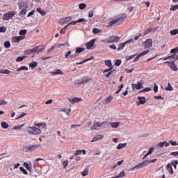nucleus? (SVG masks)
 I'll list each match as a JSON object with an SVG mask.
<instances>
[{"instance_id": "19", "label": "nucleus", "mask_w": 178, "mask_h": 178, "mask_svg": "<svg viewBox=\"0 0 178 178\" xmlns=\"http://www.w3.org/2000/svg\"><path fill=\"white\" fill-rule=\"evenodd\" d=\"M151 47H152V40L151 39H147L145 42V48H151Z\"/></svg>"}, {"instance_id": "12", "label": "nucleus", "mask_w": 178, "mask_h": 178, "mask_svg": "<svg viewBox=\"0 0 178 178\" xmlns=\"http://www.w3.org/2000/svg\"><path fill=\"white\" fill-rule=\"evenodd\" d=\"M138 99L139 102H136L137 106L140 105H144V104L147 102V100L145 99V97H138Z\"/></svg>"}, {"instance_id": "28", "label": "nucleus", "mask_w": 178, "mask_h": 178, "mask_svg": "<svg viewBox=\"0 0 178 178\" xmlns=\"http://www.w3.org/2000/svg\"><path fill=\"white\" fill-rule=\"evenodd\" d=\"M36 10L38 13H40L42 16H45V15H47V12H45L44 10H41V8H38Z\"/></svg>"}, {"instance_id": "26", "label": "nucleus", "mask_w": 178, "mask_h": 178, "mask_svg": "<svg viewBox=\"0 0 178 178\" xmlns=\"http://www.w3.org/2000/svg\"><path fill=\"white\" fill-rule=\"evenodd\" d=\"M102 129H106V127H109L111 126V122H103L102 124Z\"/></svg>"}, {"instance_id": "8", "label": "nucleus", "mask_w": 178, "mask_h": 178, "mask_svg": "<svg viewBox=\"0 0 178 178\" xmlns=\"http://www.w3.org/2000/svg\"><path fill=\"white\" fill-rule=\"evenodd\" d=\"M44 50H45V46L44 45H39L33 47L34 54H41Z\"/></svg>"}, {"instance_id": "17", "label": "nucleus", "mask_w": 178, "mask_h": 178, "mask_svg": "<svg viewBox=\"0 0 178 178\" xmlns=\"http://www.w3.org/2000/svg\"><path fill=\"white\" fill-rule=\"evenodd\" d=\"M68 100L72 104H77V102H81V101H83V99L79 98V97H74V98H72V99H69Z\"/></svg>"}, {"instance_id": "40", "label": "nucleus", "mask_w": 178, "mask_h": 178, "mask_svg": "<svg viewBox=\"0 0 178 178\" xmlns=\"http://www.w3.org/2000/svg\"><path fill=\"white\" fill-rule=\"evenodd\" d=\"M118 22H119V21H118V18L115 19H113L111 22H110L108 23V26H112L116 24V23H118Z\"/></svg>"}, {"instance_id": "10", "label": "nucleus", "mask_w": 178, "mask_h": 178, "mask_svg": "<svg viewBox=\"0 0 178 178\" xmlns=\"http://www.w3.org/2000/svg\"><path fill=\"white\" fill-rule=\"evenodd\" d=\"M18 6L20 9L27 10V8H29V3L27 1H19L18 3Z\"/></svg>"}, {"instance_id": "4", "label": "nucleus", "mask_w": 178, "mask_h": 178, "mask_svg": "<svg viewBox=\"0 0 178 178\" xmlns=\"http://www.w3.org/2000/svg\"><path fill=\"white\" fill-rule=\"evenodd\" d=\"M41 147V145H33L24 148L25 152H34L35 149Z\"/></svg>"}, {"instance_id": "60", "label": "nucleus", "mask_w": 178, "mask_h": 178, "mask_svg": "<svg viewBox=\"0 0 178 178\" xmlns=\"http://www.w3.org/2000/svg\"><path fill=\"white\" fill-rule=\"evenodd\" d=\"M122 65V60H116L115 63V66H120Z\"/></svg>"}, {"instance_id": "43", "label": "nucleus", "mask_w": 178, "mask_h": 178, "mask_svg": "<svg viewBox=\"0 0 178 178\" xmlns=\"http://www.w3.org/2000/svg\"><path fill=\"white\" fill-rule=\"evenodd\" d=\"M86 7H87V5L86 3H80L79 5V8L81 10L86 9Z\"/></svg>"}, {"instance_id": "23", "label": "nucleus", "mask_w": 178, "mask_h": 178, "mask_svg": "<svg viewBox=\"0 0 178 178\" xmlns=\"http://www.w3.org/2000/svg\"><path fill=\"white\" fill-rule=\"evenodd\" d=\"M104 138V135H97L93 138L91 140V143H94V141H98V140H102Z\"/></svg>"}, {"instance_id": "39", "label": "nucleus", "mask_w": 178, "mask_h": 178, "mask_svg": "<svg viewBox=\"0 0 178 178\" xmlns=\"http://www.w3.org/2000/svg\"><path fill=\"white\" fill-rule=\"evenodd\" d=\"M24 168H26L27 170H29V172H31V167L29 165V163L24 162Z\"/></svg>"}, {"instance_id": "50", "label": "nucleus", "mask_w": 178, "mask_h": 178, "mask_svg": "<svg viewBox=\"0 0 178 178\" xmlns=\"http://www.w3.org/2000/svg\"><path fill=\"white\" fill-rule=\"evenodd\" d=\"M178 33V30L177 29H173L172 31H170V34H171V35H176V34Z\"/></svg>"}, {"instance_id": "13", "label": "nucleus", "mask_w": 178, "mask_h": 178, "mask_svg": "<svg viewBox=\"0 0 178 178\" xmlns=\"http://www.w3.org/2000/svg\"><path fill=\"white\" fill-rule=\"evenodd\" d=\"M95 41H97V40L92 39L90 42H87L86 44V48L88 49H91V48H92V47H94V44H95Z\"/></svg>"}, {"instance_id": "20", "label": "nucleus", "mask_w": 178, "mask_h": 178, "mask_svg": "<svg viewBox=\"0 0 178 178\" xmlns=\"http://www.w3.org/2000/svg\"><path fill=\"white\" fill-rule=\"evenodd\" d=\"M143 165H144V163L141 162V163L136 165L135 166L130 168L129 170L133 171V170H134V169H141V168H144V166Z\"/></svg>"}, {"instance_id": "36", "label": "nucleus", "mask_w": 178, "mask_h": 178, "mask_svg": "<svg viewBox=\"0 0 178 178\" xmlns=\"http://www.w3.org/2000/svg\"><path fill=\"white\" fill-rule=\"evenodd\" d=\"M82 79V83L84 84L85 83H88L91 79H90L88 76H84Z\"/></svg>"}, {"instance_id": "49", "label": "nucleus", "mask_w": 178, "mask_h": 178, "mask_svg": "<svg viewBox=\"0 0 178 178\" xmlns=\"http://www.w3.org/2000/svg\"><path fill=\"white\" fill-rule=\"evenodd\" d=\"M165 143H166V141L160 142V143L158 144L157 147H158V148H163V147L165 146Z\"/></svg>"}, {"instance_id": "27", "label": "nucleus", "mask_w": 178, "mask_h": 178, "mask_svg": "<svg viewBox=\"0 0 178 178\" xmlns=\"http://www.w3.org/2000/svg\"><path fill=\"white\" fill-rule=\"evenodd\" d=\"M37 65H38V63L35 61H32L31 63H29V67H31L32 70L35 69V67H37Z\"/></svg>"}, {"instance_id": "41", "label": "nucleus", "mask_w": 178, "mask_h": 178, "mask_svg": "<svg viewBox=\"0 0 178 178\" xmlns=\"http://www.w3.org/2000/svg\"><path fill=\"white\" fill-rule=\"evenodd\" d=\"M170 163H171V165H172V166L175 168V169H177L178 161L177 160L171 161Z\"/></svg>"}, {"instance_id": "7", "label": "nucleus", "mask_w": 178, "mask_h": 178, "mask_svg": "<svg viewBox=\"0 0 178 178\" xmlns=\"http://www.w3.org/2000/svg\"><path fill=\"white\" fill-rule=\"evenodd\" d=\"M168 63L170 65V68L173 70V72H177L178 68L177 66H176V63H175V60L172 61H165L164 62V65H166Z\"/></svg>"}, {"instance_id": "34", "label": "nucleus", "mask_w": 178, "mask_h": 178, "mask_svg": "<svg viewBox=\"0 0 178 178\" xmlns=\"http://www.w3.org/2000/svg\"><path fill=\"white\" fill-rule=\"evenodd\" d=\"M1 126L2 129H8L9 127V124H8L6 122L3 121L1 122Z\"/></svg>"}, {"instance_id": "16", "label": "nucleus", "mask_w": 178, "mask_h": 178, "mask_svg": "<svg viewBox=\"0 0 178 178\" xmlns=\"http://www.w3.org/2000/svg\"><path fill=\"white\" fill-rule=\"evenodd\" d=\"M125 19H127V14H120L117 17V20L118 22H124Z\"/></svg>"}, {"instance_id": "38", "label": "nucleus", "mask_w": 178, "mask_h": 178, "mask_svg": "<svg viewBox=\"0 0 178 178\" xmlns=\"http://www.w3.org/2000/svg\"><path fill=\"white\" fill-rule=\"evenodd\" d=\"M27 58V56H19L16 58V62H23V59Z\"/></svg>"}, {"instance_id": "64", "label": "nucleus", "mask_w": 178, "mask_h": 178, "mask_svg": "<svg viewBox=\"0 0 178 178\" xmlns=\"http://www.w3.org/2000/svg\"><path fill=\"white\" fill-rule=\"evenodd\" d=\"M1 105H8V102H6L5 100H0V106Z\"/></svg>"}, {"instance_id": "53", "label": "nucleus", "mask_w": 178, "mask_h": 178, "mask_svg": "<svg viewBox=\"0 0 178 178\" xmlns=\"http://www.w3.org/2000/svg\"><path fill=\"white\" fill-rule=\"evenodd\" d=\"M4 47L5 48H10V41H6L4 42Z\"/></svg>"}, {"instance_id": "56", "label": "nucleus", "mask_w": 178, "mask_h": 178, "mask_svg": "<svg viewBox=\"0 0 178 178\" xmlns=\"http://www.w3.org/2000/svg\"><path fill=\"white\" fill-rule=\"evenodd\" d=\"M74 84H83V79H76L74 81Z\"/></svg>"}, {"instance_id": "55", "label": "nucleus", "mask_w": 178, "mask_h": 178, "mask_svg": "<svg viewBox=\"0 0 178 178\" xmlns=\"http://www.w3.org/2000/svg\"><path fill=\"white\" fill-rule=\"evenodd\" d=\"M74 84H83V79H76L74 81Z\"/></svg>"}, {"instance_id": "37", "label": "nucleus", "mask_w": 178, "mask_h": 178, "mask_svg": "<svg viewBox=\"0 0 178 178\" xmlns=\"http://www.w3.org/2000/svg\"><path fill=\"white\" fill-rule=\"evenodd\" d=\"M22 70H25L26 72H27V70H29V67L26 66H22L19 68L17 69V72H22Z\"/></svg>"}, {"instance_id": "59", "label": "nucleus", "mask_w": 178, "mask_h": 178, "mask_svg": "<svg viewBox=\"0 0 178 178\" xmlns=\"http://www.w3.org/2000/svg\"><path fill=\"white\" fill-rule=\"evenodd\" d=\"M154 151H155V147H151L149 149V152H147V155H151V154H152V152H154Z\"/></svg>"}, {"instance_id": "32", "label": "nucleus", "mask_w": 178, "mask_h": 178, "mask_svg": "<svg viewBox=\"0 0 178 178\" xmlns=\"http://www.w3.org/2000/svg\"><path fill=\"white\" fill-rule=\"evenodd\" d=\"M126 145H127V143H120L117 146V149H122V148H125Z\"/></svg>"}, {"instance_id": "11", "label": "nucleus", "mask_w": 178, "mask_h": 178, "mask_svg": "<svg viewBox=\"0 0 178 178\" xmlns=\"http://www.w3.org/2000/svg\"><path fill=\"white\" fill-rule=\"evenodd\" d=\"M149 50H145L140 54H138V56L136 57V58L133 60V62H138V60H140V58H141V56H144L145 55H147V54H149Z\"/></svg>"}, {"instance_id": "15", "label": "nucleus", "mask_w": 178, "mask_h": 178, "mask_svg": "<svg viewBox=\"0 0 178 178\" xmlns=\"http://www.w3.org/2000/svg\"><path fill=\"white\" fill-rule=\"evenodd\" d=\"M72 20V17H67L65 18H63L60 21V24L63 25L66 24V23H69Z\"/></svg>"}, {"instance_id": "47", "label": "nucleus", "mask_w": 178, "mask_h": 178, "mask_svg": "<svg viewBox=\"0 0 178 178\" xmlns=\"http://www.w3.org/2000/svg\"><path fill=\"white\" fill-rule=\"evenodd\" d=\"M124 176H126V173H124V171H122L116 176V178L124 177Z\"/></svg>"}, {"instance_id": "51", "label": "nucleus", "mask_w": 178, "mask_h": 178, "mask_svg": "<svg viewBox=\"0 0 178 178\" xmlns=\"http://www.w3.org/2000/svg\"><path fill=\"white\" fill-rule=\"evenodd\" d=\"M19 170H21L22 172L24 173V175H29V172H27V170H26V169H24V168L23 167H19Z\"/></svg>"}, {"instance_id": "29", "label": "nucleus", "mask_w": 178, "mask_h": 178, "mask_svg": "<svg viewBox=\"0 0 178 178\" xmlns=\"http://www.w3.org/2000/svg\"><path fill=\"white\" fill-rule=\"evenodd\" d=\"M24 52L25 55H31V54H34V49H29L28 50H25Z\"/></svg>"}, {"instance_id": "25", "label": "nucleus", "mask_w": 178, "mask_h": 178, "mask_svg": "<svg viewBox=\"0 0 178 178\" xmlns=\"http://www.w3.org/2000/svg\"><path fill=\"white\" fill-rule=\"evenodd\" d=\"M51 74H52V76H58L59 74H63V72H62L60 70H56L55 72H51Z\"/></svg>"}, {"instance_id": "54", "label": "nucleus", "mask_w": 178, "mask_h": 178, "mask_svg": "<svg viewBox=\"0 0 178 178\" xmlns=\"http://www.w3.org/2000/svg\"><path fill=\"white\" fill-rule=\"evenodd\" d=\"M178 53V47L174 49H172L170 51V54H177Z\"/></svg>"}, {"instance_id": "9", "label": "nucleus", "mask_w": 178, "mask_h": 178, "mask_svg": "<svg viewBox=\"0 0 178 178\" xmlns=\"http://www.w3.org/2000/svg\"><path fill=\"white\" fill-rule=\"evenodd\" d=\"M143 84H144V83L138 81L136 84L132 83L131 87L133 90H134V88H136V90H141V88H144V86H143Z\"/></svg>"}, {"instance_id": "61", "label": "nucleus", "mask_w": 178, "mask_h": 178, "mask_svg": "<svg viewBox=\"0 0 178 178\" xmlns=\"http://www.w3.org/2000/svg\"><path fill=\"white\" fill-rule=\"evenodd\" d=\"M63 168L64 169H66L67 168V165H69V162L67 161H64L63 162Z\"/></svg>"}, {"instance_id": "14", "label": "nucleus", "mask_w": 178, "mask_h": 178, "mask_svg": "<svg viewBox=\"0 0 178 178\" xmlns=\"http://www.w3.org/2000/svg\"><path fill=\"white\" fill-rule=\"evenodd\" d=\"M168 59H175V60H178V56H176V54H172L171 56H168L165 58H161L159 59V60H168Z\"/></svg>"}, {"instance_id": "48", "label": "nucleus", "mask_w": 178, "mask_h": 178, "mask_svg": "<svg viewBox=\"0 0 178 178\" xmlns=\"http://www.w3.org/2000/svg\"><path fill=\"white\" fill-rule=\"evenodd\" d=\"M10 73V71L9 70H4L3 71L0 70V74H9Z\"/></svg>"}, {"instance_id": "45", "label": "nucleus", "mask_w": 178, "mask_h": 178, "mask_svg": "<svg viewBox=\"0 0 178 178\" xmlns=\"http://www.w3.org/2000/svg\"><path fill=\"white\" fill-rule=\"evenodd\" d=\"M166 91H172L173 88L172 87V85H170V83H168V87H165Z\"/></svg>"}, {"instance_id": "62", "label": "nucleus", "mask_w": 178, "mask_h": 178, "mask_svg": "<svg viewBox=\"0 0 178 178\" xmlns=\"http://www.w3.org/2000/svg\"><path fill=\"white\" fill-rule=\"evenodd\" d=\"M13 41H14L15 43L20 42V40L19 39V37H18V36L14 37V38H13Z\"/></svg>"}, {"instance_id": "42", "label": "nucleus", "mask_w": 178, "mask_h": 178, "mask_svg": "<svg viewBox=\"0 0 178 178\" xmlns=\"http://www.w3.org/2000/svg\"><path fill=\"white\" fill-rule=\"evenodd\" d=\"M104 63L106 66H108V67H111V66H112V61H111V60H106Z\"/></svg>"}, {"instance_id": "35", "label": "nucleus", "mask_w": 178, "mask_h": 178, "mask_svg": "<svg viewBox=\"0 0 178 178\" xmlns=\"http://www.w3.org/2000/svg\"><path fill=\"white\" fill-rule=\"evenodd\" d=\"M88 172L90 170L88 168H86L83 172L81 173L83 177H86V176H88Z\"/></svg>"}, {"instance_id": "58", "label": "nucleus", "mask_w": 178, "mask_h": 178, "mask_svg": "<svg viewBox=\"0 0 178 178\" xmlns=\"http://www.w3.org/2000/svg\"><path fill=\"white\" fill-rule=\"evenodd\" d=\"M134 56H136V54L131 55V56H127L125 57L126 60H130V59H133V58H134Z\"/></svg>"}, {"instance_id": "57", "label": "nucleus", "mask_w": 178, "mask_h": 178, "mask_svg": "<svg viewBox=\"0 0 178 178\" xmlns=\"http://www.w3.org/2000/svg\"><path fill=\"white\" fill-rule=\"evenodd\" d=\"M24 126V124H22V125H18V126H16L13 129L14 130H22V128Z\"/></svg>"}, {"instance_id": "3", "label": "nucleus", "mask_w": 178, "mask_h": 178, "mask_svg": "<svg viewBox=\"0 0 178 178\" xmlns=\"http://www.w3.org/2000/svg\"><path fill=\"white\" fill-rule=\"evenodd\" d=\"M134 44V40L133 39H129L127 41H125L124 42L120 43L118 45V48L117 49V51H123V49L124 48V47H126V45H127V44Z\"/></svg>"}, {"instance_id": "5", "label": "nucleus", "mask_w": 178, "mask_h": 178, "mask_svg": "<svg viewBox=\"0 0 178 178\" xmlns=\"http://www.w3.org/2000/svg\"><path fill=\"white\" fill-rule=\"evenodd\" d=\"M28 133H30L31 134L37 135V134H41L42 131L40 129L35 127H29V129L28 130Z\"/></svg>"}, {"instance_id": "63", "label": "nucleus", "mask_w": 178, "mask_h": 178, "mask_svg": "<svg viewBox=\"0 0 178 178\" xmlns=\"http://www.w3.org/2000/svg\"><path fill=\"white\" fill-rule=\"evenodd\" d=\"M6 31V27L0 26V33H5Z\"/></svg>"}, {"instance_id": "24", "label": "nucleus", "mask_w": 178, "mask_h": 178, "mask_svg": "<svg viewBox=\"0 0 178 178\" xmlns=\"http://www.w3.org/2000/svg\"><path fill=\"white\" fill-rule=\"evenodd\" d=\"M119 124H120V122H110V126H111L113 129H118V127H119Z\"/></svg>"}, {"instance_id": "30", "label": "nucleus", "mask_w": 178, "mask_h": 178, "mask_svg": "<svg viewBox=\"0 0 178 178\" xmlns=\"http://www.w3.org/2000/svg\"><path fill=\"white\" fill-rule=\"evenodd\" d=\"M87 19L84 18H80L76 21V23H83V25L87 24Z\"/></svg>"}, {"instance_id": "52", "label": "nucleus", "mask_w": 178, "mask_h": 178, "mask_svg": "<svg viewBox=\"0 0 178 178\" xmlns=\"http://www.w3.org/2000/svg\"><path fill=\"white\" fill-rule=\"evenodd\" d=\"M26 13H27V10L21 9V11L19 13V16H22V15L26 16Z\"/></svg>"}, {"instance_id": "46", "label": "nucleus", "mask_w": 178, "mask_h": 178, "mask_svg": "<svg viewBox=\"0 0 178 178\" xmlns=\"http://www.w3.org/2000/svg\"><path fill=\"white\" fill-rule=\"evenodd\" d=\"M152 89L151 88L147 87L144 88L143 90H140L139 92H148V91H151Z\"/></svg>"}, {"instance_id": "21", "label": "nucleus", "mask_w": 178, "mask_h": 178, "mask_svg": "<svg viewBox=\"0 0 178 178\" xmlns=\"http://www.w3.org/2000/svg\"><path fill=\"white\" fill-rule=\"evenodd\" d=\"M99 127H102L101 122H97L90 127V130H98Z\"/></svg>"}, {"instance_id": "33", "label": "nucleus", "mask_w": 178, "mask_h": 178, "mask_svg": "<svg viewBox=\"0 0 178 178\" xmlns=\"http://www.w3.org/2000/svg\"><path fill=\"white\" fill-rule=\"evenodd\" d=\"M92 33H93V34H99V33H102V31L99 29L94 28L92 29Z\"/></svg>"}, {"instance_id": "1", "label": "nucleus", "mask_w": 178, "mask_h": 178, "mask_svg": "<svg viewBox=\"0 0 178 178\" xmlns=\"http://www.w3.org/2000/svg\"><path fill=\"white\" fill-rule=\"evenodd\" d=\"M83 51H86V48L76 47L75 50V54H72V51H68L65 56V58L69 59V58H77V56H79V54H81V52H83Z\"/></svg>"}, {"instance_id": "18", "label": "nucleus", "mask_w": 178, "mask_h": 178, "mask_svg": "<svg viewBox=\"0 0 178 178\" xmlns=\"http://www.w3.org/2000/svg\"><path fill=\"white\" fill-rule=\"evenodd\" d=\"M167 170L170 175H174L175 172L173 171V167H172V163H169L166 165Z\"/></svg>"}, {"instance_id": "2", "label": "nucleus", "mask_w": 178, "mask_h": 178, "mask_svg": "<svg viewBox=\"0 0 178 178\" xmlns=\"http://www.w3.org/2000/svg\"><path fill=\"white\" fill-rule=\"evenodd\" d=\"M120 41V37L118 35H114V36H110L108 39L105 40V42L106 44H115L116 42H119Z\"/></svg>"}, {"instance_id": "22", "label": "nucleus", "mask_w": 178, "mask_h": 178, "mask_svg": "<svg viewBox=\"0 0 178 178\" xmlns=\"http://www.w3.org/2000/svg\"><path fill=\"white\" fill-rule=\"evenodd\" d=\"M157 159H154L153 160H145L144 161L142 162V163H143V168L144 166H147V165H148V163H154V162H156Z\"/></svg>"}, {"instance_id": "31", "label": "nucleus", "mask_w": 178, "mask_h": 178, "mask_svg": "<svg viewBox=\"0 0 178 178\" xmlns=\"http://www.w3.org/2000/svg\"><path fill=\"white\" fill-rule=\"evenodd\" d=\"M113 99V97L112 95L108 96L106 100H105V103L106 104H111V102H112V100Z\"/></svg>"}, {"instance_id": "6", "label": "nucleus", "mask_w": 178, "mask_h": 178, "mask_svg": "<svg viewBox=\"0 0 178 178\" xmlns=\"http://www.w3.org/2000/svg\"><path fill=\"white\" fill-rule=\"evenodd\" d=\"M16 15V11H10L7 13H5L3 17V20H9L12 19Z\"/></svg>"}, {"instance_id": "44", "label": "nucleus", "mask_w": 178, "mask_h": 178, "mask_svg": "<svg viewBox=\"0 0 178 178\" xmlns=\"http://www.w3.org/2000/svg\"><path fill=\"white\" fill-rule=\"evenodd\" d=\"M19 35H26V34H27V30L26 29L21 30L19 31Z\"/></svg>"}]
</instances>
